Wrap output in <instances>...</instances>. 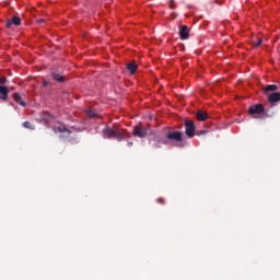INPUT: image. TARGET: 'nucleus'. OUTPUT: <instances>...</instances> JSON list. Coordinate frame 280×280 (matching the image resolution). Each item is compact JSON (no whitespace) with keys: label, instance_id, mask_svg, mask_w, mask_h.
Segmentation results:
<instances>
[{"label":"nucleus","instance_id":"1","mask_svg":"<svg viewBox=\"0 0 280 280\" xmlns=\"http://www.w3.org/2000/svg\"><path fill=\"white\" fill-rule=\"evenodd\" d=\"M103 133L105 135V137H107V139H116L118 141H124V139L126 137H124V133L119 132V130H117V128H105L103 130Z\"/></svg>","mask_w":280,"mask_h":280},{"label":"nucleus","instance_id":"2","mask_svg":"<svg viewBox=\"0 0 280 280\" xmlns=\"http://www.w3.org/2000/svg\"><path fill=\"white\" fill-rule=\"evenodd\" d=\"M148 135H150V125L148 126V128H144L141 125H137L133 127V137H138L139 139H145Z\"/></svg>","mask_w":280,"mask_h":280},{"label":"nucleus","instance_id":"3","mask_svg":"<svg viewBox=\"0 0 280 280\" xmlns=\"http://www.w3.org/2000/svg\"><path fill=\"white\" fill-rule=\"evenodd\" d=\"M166 139H168V141H174L175 143H182L183 142V132L168 131L166 133Z\"/></svg>","mask_w":280,"mask_h":280},{"label":"nucleus","instance_id":"4","mask_svg":"<svg viewBox=\"0 0 280 280\" xmlns=\"http://www.w3.org/2000/svg\"><path fill=\"white\" fill-rule=\"evenodd\" d=\"M185 128V133L191 139L196 135V125H194V121L191 120H186Z\"/></svg>","mask_w":280,"mask_h":280},{"label":"nucleus","instance_id":"5","mask_svg":"<svg viewBox=\"0 0 280 280\" xmlns=\"http://www.w3.org/2000/svg\"><path fill=\"white\" fill-rule=\"evenodd\" d=\"M54 132L62 135V137H69L71 135V131L67 129V127L60 122L54 126L52 128Z\"/></svg>","mask_w":280,"mask_h":280},{"label":"nucleus","instance_id":"6","mask_svg":"<svg viewBox=\"0 0 280 280\" xmlns=\"http://www.w3.org/2000/svg\"><path fill=\"white\" fill-rule=\"evenodd\" d=\"M265 108L261 104H256L253 106H249L248 113L252 115V117H255V115H261L264 113Z\"/></svg>","mask_w":280,"mask_h":280},{"label":"nucleus","instance_id":"7","mask_svg":"<svg viewBox=\"0 0 280 280\" xmlns=\"http://www.w3.org/2000/svg\"><path fill=\"white\" fill-rule=\"evenodd\" d=\"M8 95H10V88L0 85V100L2 102H8Z\"/></svg>","mask_w":280,"mask_h":280},{"label":"nucleus","instance_id":"8","mask_svg":"<svg viewBox=\"0 0 280 280\" xmlns=\"http://www.w3.org/2000/svg\"><path fill=\"white\" fill-rule=\"evenodd\" d=\"M179 38L182 40H187V38H189V27H187V25L179 27Z\"/></svg>","mask_w":280,"mask_h":280},{"label":"nucleus","instance_id":"9","mask_svg":"<svg viewBox=\"0 0 280 280\" xmlns=\"http://www.w3.org/2000/svg\"><path fill=\"white\" fill-rule=\"evenodd\" d=\"M12 25H15V27H19V25H21V18L15 15L5 23V27L8 28L12 27Z\"/></svg>","mask_w":280,"mask_h":280},{"label":"nucleus","instance_id":"10","mask_svg":"<svg viewBox=\"0 0 280 280\" xmlns=\"http://www.w3.org/2000/svg\"><path fill=\"white\" fill-rule=\"evenodd\" d=\"M268 102H270V104H276V102H280V92H273L269 94Z\"/></svg>","mask_w":280,"mask_h":280},{"label":"nucleus","instance_id":"11","mask_svg":"<svg viewBox=\"0 0 280 280\" xmlns=\"http://www.w3.org/2000/svg\"><path fill=\"white\" fill-rule=\"evenodd\" d=\"M196 118L198 121H207L209 114L207 112L197 110Z\"/></svg>","mask_w":280,"mask_h":280},{"label":"nucleus","instance_id":"12","mask_svg":"<svg viewBox=\"0 0 280 280\" xmlns=\"http://www.w3.org/2000/svg\"><path fill=\"white\" fill-rule=\"evenodd\" d=\"M127 69L130 71L131 75H135V73H137V69H139V66H137V62L132 61L127 63Z\"/></svg>","mask_w":280,"mask_h":280},{"label":"nucleus","instance_id":"13","mask_svg":"<svg viewBox=\"0 0 280 280\" xmlns=\"http://www.w3.org/2000/svg\"><path fill=\"white\" fill-rule=\"evenodd\" d=\"M13 100L14 102H16V104H20V106H25V101H23V97H21V94H19L18 92H15L13 94Z\"/></svg>","mask_w":280,"mask_h":280},{"label":"nucleus","instance_id":"14","mask_svg":"<svg viewBox=\"0 0 280 280\" xmlns=\"http://www.w3.org/2000/svg\"><path fill=\"white\" fill-rule=\"evenodd\" d=\"M51 78H52V80H55V82H60V83L65 82V75H62L58 72H52Z\"/></svg>","mask_w":280,"mask_h":280},{"label":"nucleus","instance_id":"15","mask_svg":"<svg viewBox=\"0 0 280 280\" xmlns=\"http://www.w3.org/2000/svg\"><path fill=\"white\" fill-rule=\"evenodd\" d=\"M23 128H27L28 130H36V127H34V125H32L30 121H24Z\"/></svg>","mask_w":280,"mask_h":280},{"label":"nucleus","instance_id":"16","mask_svg":"<svg viewBox=\"0 0 280 280\" xmlns=\"http://www.w3.org/2000/svg\"><path fill=\"white\" fill-rule=\"evenodd\" d=\"M278 86L275 84H269L265 88L266 93L270 92V91H277Z\"/></svg>","mask_w":280,"mask_h":280},{"label":"nucleus","instance_id":"17","mask_svg":"<svg viewBox=\"0 0 280 280\" xmlns=\"http://www.w3.org/2000/svg\"><path fill=\"white\" fill-rule=\"evenodd\" d=\"M88 115H89V117H92V118L97 117V114L93 109L88 110Z\"/></svg>","mask_w":280,"mask_h":280},{"label":"nucleus","instance_id":"18","mask_svg":"<svg viewBox=\"0 0 280 280\" xmlns=\"http://www.w3.org/2000/svg\"><path fill=\"white\" fill-rule=\"evenodd\" d=\"M261 43H264V40L261 38H259V39H257V42H254V46L261 47Z\"/></svg>","mask_w":280,"mask_h":280},{"label":"nucleus","instance_id":"19","mask_svg":"<svg viewBox=\"0 0 280 280\" xmlns=\"http://www.w3.org/2000/svg\"><path fill=\"white\" fill-rule=\"evenodd\" d=\"M7 82H8V78L0 77V86H1V84H5Z\"/></svg>","mask_w":280,"mask_h":280},{"label":"nucleus","instance_id":"20","mask_svg":"<svg viewBox=\"0 0 280 280\" xmlns=\"http://www.w3.org/2000/svg\"><path fill=\"white\" fill-rule=\"evenodd\" d=\"M170 8H171V10H175L176 3L174 2V0L170 1Z\"/></svg>","mask_w":280,"mask_h":280},{"label":"nucleus","instance_id":"21","mask_svg":"<svg viewBox=\"0 0 280 280\" xmlns=\"http://www.w3.org/2000/svg\"><path fill=\"white\" fill-rule=\"evenodd\" d=\"M36 21H37L38 25H43V23H45V19H37Z\"/></svg>","mask_w":280,"mask_h":280},{"label":"nucleus","instance_id":"22","mask_svg":"<svg viewBox=\"0 0 280 280\" xmlns=\"http://www.w3.org/2000/svg\"><path fill=\"white\" fill-rule=\"evenodd\" d=\"M156 201H158L160 205H165V199H163V198H159Z\"/></svg>","mask_w":280,"mask_h":280},{"label":"nucleus","instance_id":"23","mask_svg":"<svg viewBox=\"0 0 280 280\" xmlns=\"http://www.w3.org/2000/svg\"><path fill=\"white\" fill-rule=\"evenodd\" d=\"M127 145L128 148H132V142L131 141L127 142Z\"/></svg>","mask_w":280,"mask_h":280},{"label":"nucleus","instance_id":"24","mask_svg":"<svg viewBox=\"0 0 280 280\" xmlns=\"http://www.w3.org/2000/svg\"><path fill=\"white\" fill-rule=\"evenodd\" d=\"M206 131H200V135H205Z\"/></svg>","mask_w":280,"mask_h":280},{"label":"nucleus","instance_id":"25","mask_svg":"<svg viewBox=\"0 0 280 280\" xmlns=\"http://www.w3.org/2000/svg\"><path fill=\"white\" fill-rule=\"evenodd\" d=\"M11 91H14V88H11Z\"/></svg>","mask_w":280,"mask_h":280},{"label":"nucleus","instance_id":"26","mask_svg":"<svg viewBox=\"0 0 280 280\" xmlns=\"http://www.w3.org/2000/svg\"><path fill=\"white\" fill-rule=\"evenodd\" d=\"M11 106H13V103H10Z\"/></svg>","mask_w":280,"mask_h":280}]
</instances>
